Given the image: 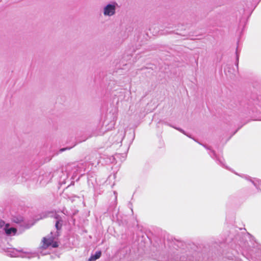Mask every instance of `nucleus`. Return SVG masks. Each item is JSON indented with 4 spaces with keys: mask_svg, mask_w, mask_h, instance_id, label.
I'll use <instances>...</instances> for the list:
<instances>
[{
    "mask_svg": "<svg viewBox=\"0 0 261 261\" xmlns=\"http://www.w3.org/2000/svg\"><path fill=\"white\" fill-rule=\"evenodd\" d=\"M101 255V252L100 251H97L94 255H92L88 259V261H95V260L100 258Z\"/></svg>",
    "mask_w": 261,
    "mask_h": 261,
    "instance_id": "7ed1b4c3",
    "label": "nucleus"
},
{
    "mask_svg": "<svg viewBox=\"0 0 261 261\" xmlns=\"http://www.w3.org/2000/svg\"><path fill=\"white\" fill-rule=\"evenodd\" d=\"M42 243V247L44 249H46L49 246H51L53 248H57L59 246L58 243L54 240V238L53 237L43 238Z\"/></svg>",
    "mask_w": 261,
    "mask_h": 261,
    "instance_id": "f257e3e1",
    "label": "nucleus"
},
{
    "mask_svg": "<svg viewBox=\"0 0 261 261\" xmlns=\"http://www.w3.org/2000/svg\"><path fill=\"white\" fill-rule=\"evenodd\" d=\"M55 226L57 230H60L62 226L61 221L60 220L57 221Z\"/></svg>",
    "mask_w": 261,
    "mask_h": 261,
    "instance_id": "39448f33",
    "label": "nucleus"
},
{
    "mask_svg": "<svg viewBox=\"0 0 261 261\" xmlns=\"http://www.w3.org/2000/svg\"><path fill=\"white\" fill-rule=\"evenodd\" d=\"M115 12V7L114 5H108L104 9V14L105 15L112 16L114 14Z\"/></svg>",
    "mask_w": 261,
    "mask_h": 261,
    "instance_id": "f03ea898",
    "label": "nucleus"
},
{
    "mask_svg": "<svg viewBox=\"0 0 261 261\" xmlns=\"http://www.w3.org/2000/svg\"><path fill=\"white\" fill-rule=\"evenodd\" d=\"M16 231H17V229L15 228H13V227L5 229V232H6V234L8 235L10 234L12 232L15 233L16 232Z\"/></svg>",
    "mask_w": 261,
    "mask_h": 261,
    "instance_id": "20e7f679",
    "label": "nucleus"
},
{
    "mask_svg": "<svg viewBox=\"0 0 261 261\" xmlns=\"http://www.w3.org/2000/svg\"><path fill=\"white\" fill-rule=\"evenodd\" d=\"M65 150H66V148H62V149H60V151H64Z\"/></svg>",
    "mask_w": 261,
    "mask_h": 261,
    "instance_id": "423d86ee",
    "label": "nucleus"
}]
</instances>
